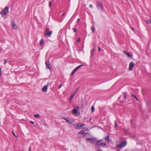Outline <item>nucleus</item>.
Wrapping results in <instances>:
<instances>
[{
  "label": "nucleus",
  "mask_w": 151,
  "mask_h": 151,
  "mask_svg": "<svg viewBox=\"0 0 151 151\" xmlns=\"http://www.w3.org/2000/svg\"><path fill=\"white\" fill-rule=\"evenodd\" d=\"M105 140H106V141H108V142H109V136H108L107 137H106L105 138Z\"/></svg>",
  "instance_id": "obj_24"
},
{
  "label": "nucleus",
  "mask_w": 151,
  "mask_h": 151,
  "mask_svg": "<svg viewBox=\"0 0 151 151\" xmlns=\"http://www.w3.org/2000/svg\"><path fill=\"white\" fill-rule=\"evenodd\" d=\"M62 86V85L61 84L59 86L58 88V89H60Z\"/></svg>",
  "instance_id": "obj_33"
},
{
  "label": "nucleus",
  "mask_w": 151,
  "mask_h": 151,
  "mask_svg": "<svg viewBox=\"0 0 151 151\" xmlns=\"http://www.w3.org/2000/svg\"><path fill=\"white\" fill-rule=\"evenodd\" d=\"M78 124H79V126H80L81 125V123H78Z\"/></svg>",
  "instance_id": "obj_48"
},
{
  "label": "nucleus",
  "mask_w": 151,
  "mask_h": 151,
  "mask_svg": "<svg viewBox=\"0 0 151 151\" xmlns=\"http://www.w3.org/2000/svg\"><path fill=\"white\" fill-rule=\"evenodd\" d=\"M133 30H134V29L133 28H131Z\"/></svg>",
  "instance_id": "obj_50"
},
{
  "label": "nucleus",
  "mask_w": 151,
  "mask_h": 151,
  "mask_svg": "<svg viewBox=\"0 0 151 151\" xmlns=\"http://www.w3.org/2000/svg\"><path fill=\"white\" fill-rule=\"evenodd\" d=\"M80 38H78V39H77V42H79L80 41Z\"/></svg>",
  "instance_id": "obj_31"
},
{
  "label": "nucleus",
  "mask_w": 151,
  "mask_h": 151,
  "mask_svg": "<svg viewBox=\"0 0 151 151\" xmlns=\"http://www.w3.org/2000/svg\"><path fill=\"white\" fill-rule=\"evenodd\" d=\"M44 43V41L43 39H41L40 40V45H42Z\"/></svg>",
  "instance_id": "obj_19"
},
{
  "label": "nucleus",
  "mask_w": 151,
  "mask_h": 151,
  "mask_svg": "<svg viewBox=\"0 0 151 151\" xmlns=\"http://www.w3.org/2000/svg\"><path fill=\"white\" fill-rule=\"evenodd\" d=\"M146 22L147 24H148V22L151 23V21L150 20H148V21H146Z\"/></svg>",
  "instance_id": "obj_26"
},
{
  "label": "nucleus",
  "mask_w": 151,
  "mask_h": 151,
  "mask_svg": "<svg viewBox=\"0 0 151 151\" xmlns=\"http://www.w3.org/2000/svg\"><path fill=\"white\" fill-rule=\"evenodd\" d=\"M79 89V88H76V91H77V90L78 89Z\"/></svg>",
  "instance_id": "obj_47"
},
{
  "label": "nucleus",
  "mask_w": 151,
  "mask_h": 151,
  "mask_svg": "<svg viewBox=\"0 0 151 151\" xmlns=\"http://www.w3.org/2000/svg\"><path fill=\"white\" fill-rule=\"evenodd\" d=\"M85 126V124L81 125L80 126L78 127V129H80L83 128V127L84 126Z\"/></svg>",
  "instance_id": "obj_20"
},
{
  "label": "nucleus",
  "mask_w": 151,
  "mask_h": 151,
  "mask_svg": "<svg viewBox=\"0 0 151 151\" xmlns=\"http://www.w3.org/2000/svg\"><path fill=\"white\" fill-rule=\"evenodd\" d=\"M79 109V107L78 106H75L72 112L74 114H76L78 113V110Z\"/></svg>",
  "instance_id": "obj_5"
},
{
  "label": "nucleus",
  "mask_w": 151,
  "mask_h": 151,
  "mask_svg": "<svg viewBox=\"0 0 151 151\" xmlns=\"http://www.w3.org/2000/svg\"><path fill=\"white\" fill-rule=\"evenodd\" d=\"M92 51H91V53H92Z\"/></svg>",
  "instance_id": "obj_52"
},
{
  "label": "nucleus",
  "mask_w": 151,
  "mask_h": 151,
  "mask_svg": "<svg viewBox=\"0 0 151 151\" xmlns=\"http://www.w3.org/2000/svg\"><path fill=\"white\" fill-rule=\"evenodd\" d=\"M92 112H94L95 111V108L93 106H92L91 107Z\"/></svg>",
  "instance_id": "obj_23"
},
{
  "label": "nucleus",
  "mask_w": 151,
  "mask_h": 151,
  "mask_svg": "<svg viewBox=\"0 0 151 151\" xmlns=\"http://www.w3.org/2000/svg\"><path fill=\"white\" fill-rule=\"evenodd\" d=\"M74 73L72 71V73H71V76H72L73 75V74H74Z\"/></svg>",
  "instance_id": "obj_41"
},
{
  "label": "nucleus",
  "mask_w": 151,
  "mask_h": 151,
  "mask_svg": "<svg viewBox=\"0 0 151 151\" xmlns=\"http://www.w3.org/2000/svg\"><path fill=\"white\" fill-rule=\"evenodd\" d=\"M52 6V4L51 3V2L50 1L49 2V6L50 7Z\"/></svg>",
  "instance_id": "obj_28"
},
{
  "label": "nucleus",
  "mask_w": 151,
  "mask_h": 151,
  "mask_svg": "<svg viewBox=\"0 0 151 151\" xmlns=\"http://www.w3.org/2000/svg\"><path fill=\"white\" fill-rule=\"evenodd\" d=\"M48 87L47 85L45 86L44 87L42 88V90L44 92H46L47 91Z\"/></svg>",
  "instance_id": "obj_11"
},
{
  "label": "nucleus",
  "mask_w": 151,
  "mask_h": 151,
  "mask_svg": "<svg viewBox=\"0 0 151 151\" xmlns=\"http://www.w3.org/2000/svg\"><path fill=\"white\" fill-rule=\"evenodd\" d=\"M97 145H100L102 147H104L106 145V143L102 142L101 140L98 141L97 142Z\"/></svg>",
  "instance_id": "obj_6"
},
{
  "label": "nucleus",
  "mask_w": 151,
  "mask_h": 151,
  "mask_svg": "<svg viewBox=\"0 0 151 151\" xmlns=\"http://www.w3.org/2000/svg\"><path fill=\"white\" fill-rule=\"evenodd\" d=\"M34 116L35 117H37V118H39L40 116V115L38 114H34Z\"/></svg>",
  "instance_id": "obj_21"
},
{
  "label": "nucleus",
  "mask_w": 151,
  "mask_h": 151,
  "mask_svg": "<svg viewBox=\"0 0 151 151\" xmlns=\"http://www.w3.org/2000/svg\"><path fill=\"white\" fill-rule=\"evenodd\" d=\"M91 29H92V32H93V33L95 31V30L94 27L93 26L92 27V28H91Z\"/></svg>",
  "instance_id": "obj_25"
},
{
  "label": "nucleus",
  "mask_w": 151,
  "mask_h": 151,
  "mask_svg": "<svg viewBox=\"0 0 151 151\" xmlns=\"http://www.w3.org/2000/svg\"><path fill=\"white\" fill-rule=\"evenodd\" d=\"M79 125V124H74L73 125V127L74 128L78 129Z\"/></svg>",
  "instance_id": "obj_15"
},
{
  "label": "nucleus",
  "mask_w": 151,
  "mask_h": 151,
  "mask_svg": "<svg viewBox=\"0 0 151 151\" xmlns=\"http://www.w3.org/2000/svg\"><path fill=\"white\" fill-rule=\"evenodd\" d=\"M80 20V19L79 18L77 20V22H78Z\"/></svg>",
  "instance_id": "obj_44"
},
{
  "label": "nucleus",
  "mask_w": 151,
  "mask_h": 151,
  "mask_svg": "<svg viewBox=\"0 0 151 151\" xmlns=\"http://www.w3.org/2000/svg\"><path fill=\"white\" fill-rule=\"evenodd\" d=\"M72 29L73 30L74 32H76L77 30H76V29H75V28H73Z\"/></svg>",
  "instance_id": "obj_29"
},
{
  "label": "nucleus",
  "mask_w": 151,
  "mask_h": 151,
  "mask_svg": "<svg viewBox=\"0 0 151 151\" xmlns=\"http://www.w3.org/2000/svg\"><path fill=\"white\" fill-rule=\"evenodd\" d=\"M134 66V63L133 62H131L129 65V70L131 71L133 70L132 68Z\"/></svg>",
  "instance_id": "obj_7"
},
{
  "label": "nucleus",
  "mask_w": 151,
  "mask_h": 151,
  "mask_svg": "<svg viewBox=\"0 0 151 151\" xmlns=\"http://www.w3.org/2000/svg\"><path fill=\"white\" fill-rule=\"evenodd\" d=\"M127 145V142L126 141H123L117 145L119 148H122L125 147Z\"/></svg>",
  "instance_id": "obj_2"
},
{
  "label": "nucleus",
  "mask_w": 151,
  "mask_h": 151,
  "mask_svg": "<svg viewBox=\"0 0 151 151\" xmlns=\"http://www.w3.org/2000/svg\"><path fill=\"white\" fill-rule=\"evenodd\" d=\"M122 96H120L119 97V100H120V99H121V98H122Z\"/></svg>",
  "instance_id": "obj_43"
},
{
  "label": "nucleus",
  "mask_w": 151,
  "mask_h": 151,
  "mask_svg": "<svg viewBox=\"0 0 151 151\" xmlns=\"http://www.w3.org/2000/svg\"><path fill=\"white\" fill-rule=\"evenodd\" d=\"M7 63V61H6V59H4V64H5L6 63Z\"/></svg>",
  "instance_id": "obj_30"
},
{
  "label": "nucleus",
  "mask_w": 151,
  "mask_h": 151,
  "mask_svg": "<svg viewBox=\"0 0 151 151\" xmlns=\"http://www.w3.org/2000/svg\"><path fill=\"white\" fill-rule=\"evenodd\" d=\"M96 138H91L90 142L91 143H93L95 142H96Z\"/></svg>",
  "instance_id": "obj_13"
},
{
  "label": "nucleus",
  "mask_w": 151,
  "mask_h": 151,
  "mask_svg": "<svg viewBox=\"0 0 151 151\" xmlns=\"http://www.w3.org/2000/svg\"><path fill=\"white\" fill-rule=\"evenodd\" d=\"M97 151H102V150H98Z\"/></svg>",
  "instance_id": "obj_46"
},
{
  "label": "nucleus",
  "mask_w": 151,
  "mask_h": 151,
  "mask_svg": "<svg viewBox=\"0 0 151 151\" xmlns=\"http://www.w3.org/2000/svg\"><path fill=\"white\" fill-rule=\"evenodd\" d=\"M1 68L0 67V76L1 75Z\"/></svg>",
  "instance_id": "obj_39"
},
{
  "label": "nucleus",
  "mask_w": 151,
  "mask_h": 151,
  "mask_svg": "<svg viewBox=\"0 0 151 151\" xmlns=\"http://www.w3.org/2000/svg\"><path fill=\"white\" fill-rule=\"evenodd\" d=\"M9 7L7 6H6L4 8V10L1 11L0 13L1 15H2V17L5 18L6 16L7 13L9 12Z\"/></svg>",
  "instance_id": "obj_1"
},
{
  "label": "nucleus",
  "mask_w": 151,
  "mask_h": 151,
  "mask_svg": "<svg viewBox=\"0 0 151 151\" xmlns=\"http://www.w3.org/2000/svg\"><path fill=\"white\" fill-rule=\"evenodd\" d=\"M47 28L46 30L44 32V34L45 36H48V37H50L51 36V34L52 33V31H50L49 32H48V30L47 29Z\"/></svg>",
  "instance_id": "obj_4"
},
{
  "label": "nucleus",
  "mask_w": 151,
  "mask_h": 151,
  "mask_svg": "<svg viewBox=\"0 0 151 151\" xmlns=\"http://www.w3.org/2000/svg\"><path fill=\"white\" fill-rule=\"evenodd\" d=\"M114 127L115 128H116L117 127V124L115 121V126Z\"/></svg>",
  "instance_id": "obj_27"
},
{
  "label": "nucleus",
  "mask_w": 151,
  "mask_h": 151,
  "mask_svg": "<svg viewBox=\"0 0 151 151\" xmlns=\"http://www.w3.org/2000/svg\"><path fill=\"white\" fill-rule=\"evenodd\" d=\"M75 93H73L72 94H71L70 95V100L71 101L73 98L75 96Z\"/></svg>",
  "instance_id": "obj_18"
},
{
  "label": "nucleus",
  "mask_w": 151,
  "mask_h": 151,
  "mask_svg": "<svg viewBox=\"0 0 151 151\" xmlns=\"http://www.w3.org/2000/svg\"><path fill=\"white\" fill-rule=\"evenodd\" d=\"M83 65H79L78 66V67H76V68H75L74 70H73V71H76L77 70H78L79 68L80 67H81V66H82Z\"/></svg>",
  "instance_id": "obj_16"
},
{
  "label": "nucleus",
  "mask_w": 151,
  "mask_h": 151,
  "mask_svg": "<svg viewBox=\"0 0 151 151\" xmlns=\"http://www.w3.org/2000/svg\"><path fill=\"white\" fill-rule=\"evenodd\" d=\"M83 65H79L78 66V67H76V68H75L74 70H73V71H76L77 70H78L79 68L80 67H81V66H82Z\"/></svg>",
  "instance_id": "obj_17"
},
{
  "label": "nucleus",
  "mask_w": 151,
  "mask_h": 151,
  "mask_svg": "<svg viewBox=\"0 0 151 151\" xmlns=\"http://www.w3.org/2000/svg\"><path fill=\"white\" fill-rule=\"evenodd\" d=\"M86 139L88 141H89L91 140V138H87Z\"/></svg>",
  "instance_id": "obj_32"
},
{
  "label": "nucleus",
  "mask_w": 151,
  "mask_h": 151,
  "mask_svg": "<svg viewBox=\"0 0 151 151\" xmlns=\"http://www.w3.org/2000/svg\"><path fill=\"white\" fill-rule=\"evenodd\" d=\"M12 28L15 29H18V28L17 25L14 23V22H13L12 24Z\"/></svg>",
  "instance_id": "obj_9"
},
{
  "label": "nucleus",
  "mask_w": 151,
  "mask_h": 151,
  "mask_svg": "<svg viewBox=\"0 0 151 151\" xmlns=\"http://www.w3.org/2000/svg\"><path fill=\"white\" fill-rule=\"evenodd\" d=\"M63 118L65 120H66V122L69 124H72L73 123L72 121L71 120H69L64 117H63Z\"/></svg>",
  "instance_id": "obj_8"
},
{
  "label": "nucleus",
  "mask_w": 151,
  "mask_h": 151,
  "mask_svg": "<svg viewBox=\"0 0 151 151\" xmlns=\"http://www.w3.org/2000/svg\"><path fill=\"white\" fill-rule=\"evenodd\" d=\"M45 64L47 67L50 70L51 68V67L50 66V64L49 62H45Z\"/></svg>",
  "instance_id": "obj_10"
},
{
  "label": "nucleus",
  "mask_w": 151,
  "mask_h": 151,
  "mask_svg": "<svg viewBox=\"0 0 151 151\" xmlns=\"http://www.w3.org/2000/svg\"><path fill=\"white\" fill-rule=\"evenodd\" d=\"M89 7H90V8H92L93 7V6L92 4H90L89 6Z\"/></svg>",
  "instance_id": "obj_34"
},
{
  "label": "nucleus",
  "mask_w": 151,
  "mask_h": 151,
  "mask_svg": "<svg viewBox=\"0 0 151 151\" xmlns=\"http://www.w3.org/2000/svg\"><path fill=\"white\" fill-rule=\"evenodd\" d=\"M12 133L13 134L15 137H16V136L15 134V133L14 132H12Z\"/></svg>",
  "instance_id": "obj_40"
},
{
  "label": "nucleus",
  "mask_w": 151,
  "mask_h": 151,
  "mask_svg": "<svg viewBox=\"0 0 151 151\" xmlns=\"http://www.w3.org/2000/svg\"><path fill=\"white\" fill-rule=\"evenodd\" d=\"M97 5L98 6L99 9L101 10V11L103 12V11L104 8L103 6V4L102 3L97 1L96 2Z\"/></svg>",
  "instance_id": "obj_3"
},
{
  "label": "nucleus",
  "mask_w": 151,
  "mask_h": 151,
  "mask_svg": "<svg viewBox=\"0 0 151 151\" xmlns=\"http://www.w3.org/2000/svg\"><path fill=\"white\" fill-rule=\"evenodd\" d=\"M135 99H136L137 100H138V99H137V97H136V98H135Z\"/></svg>",
  "instance_id": "obj_49"
},
{
  "label": "nucleus",
  "mask_w": 151,
  "mask_h": 151,
  "mask_svg": "<svg viewBox=\"0 0 151 151\" xmlns=\"http://www.w3.org/2000/svg\"><path fill=\"white\" fill-rule=\"evenodd\" d=\"M30 122L32 124H34V122L32 121H30Z\"/></svg>",
  "instance_id": "obj_36"
},
{
  "label": "nucleus",
  "mask_w": 151,
  "mask_h": 151,
  "mask_svg": "<svg viewBox=\"0 0 151 151\" xmlns=\"http://www.w3.org/2000/svg\"><path fill=\"white\" fill-rule=\"evenodd\" d=\"M123 99L122 101H124L126 100V95L125 94H124L122 96Z\"/></svg>",
  "instance_id": "obj_14"
},
{
  "label": "nucleus",
  "mask_w": 151,
  "mask_h": 151,
  "mask_svg": "<svg viewBox=\"0 0 151 151\" xmlns=\"http://www.w3.org/2000/svg\"><path fill=\"white\" fill-rule=\"evenodd\" d=\"M98 50L99 51H101L100 48L99 47H98Z\"/></svg>",
  "instance_id": "obj_37"
},
{
  "label": "nucleus",
  "mask_w": 151,
  "mask_h": 151,
  "mask_svg": "<svg viewBox=\"0 0 151 151\" xmlns=\"http://www.w3.org/2000/svg\"><path fill=\"white\" fill-rule=\"evenodd\" d=\"M132 96H133L135 98L136 97L135 96H134L133 94H132Z\"/></svg>",
  "instance_id": "obj_42"
},
{
  "label": "nucleus",
  "mask_w": 151,
  "mask_h": 151,
  "mask_svg": "<svg viewBox=\"0 0 151 151\" xmlns=\"http://www.w3.org/2000/svg\"><path fill=\"white\" fill-rule=\"evenodd\" d=\"M73 72L74 73L75 72V71H74L73 70Z\"/></svg>",
  "instance_id": "obj_51"
},
{
  "label": "nucleus",
  "mask_w": 151,
  "mask_h": 151,
  "mask_svg": "<svg viewBox=\"0 0 151 151\" xmlns=\"http://www.w3.org/2000/svg\"><path fill=\"white\" fill-rule=\"evenodd\" d=\"M123 52L128 57H132V55H130V54H129V53H128V52H127L125 51H124Z\"/></svg>",
  "instance_id": "obj_12"
},
{
  "label": "nucleus",
  "mask_w": 151,
  "mask_h": 151,
  "mask_svg": "<svg viewBox=\"0 0 151 151\" xmlns=\"http://www.w3.org/2000/svg\"><path fill=\"white\" fill-rule=\"evenodd\" d=\"M77 92V91H75V92L73 93H75V95L76 93Z\"/></svg>",
  "instance_id": "obj_45"
},
{
  "label": "nucleus",
  "mask_w": 151,
  "mask_h": 151,
  "mask_svg": "<svg viewBox=\"0 0 151 151\" xmlns=\"http://www.w3.org/2000/svg\"><path fill=\"white\" fill-rule=\"evenodd\" d=\"M65 13H63L62 14V16H65Z\"/></svg>",
  "instance_id": "obj_38"
},
{
  "label": "nucleus",
  "mask_w": 151,
  "mask_h": 151,
  "mask_svg": "<svg viewBox=\"0 0 151 151\" xmlns=\"http://www.w3.org/2000/svg\"><path fill=\"white\" fill-rule=\"evenodd\" d=\"M85 133V131L84 130H82L78 133V134H83Z\"/></svg>",
  "instance_id": "obj_22"
},
{
  "label": "nucleus",
  "mask_w": 151,
  "mask_h": 151,
  "mask_svg": "<svg viewBox=\"0 0 151 151\" xmlns=\"http://www.w3.org/2000/svg\"><path fill=\"white\" fill-rule=\"evenodd\" d=\"M31 147H29V151H31Z\"/></svg>",
  "instance_id": "obj_35"
}]
</instances>
